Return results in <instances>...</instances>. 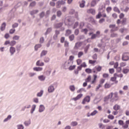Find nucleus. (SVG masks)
<instances>
[{"mask_svg":"<svg viewBox=\"0 0 129 129\" xmlns=\"http://www.w3.org/2000/svg\"><path fill=\"white\" fill-rule=\"evenodd\" d=\"M109 98H112L114 101H117V100H118V94L117 92H115L114 93H111L108 96L105 97L104 101H106V100H108Z\"/></svg>","mask_w":129,"mask_h":129,"instance_id":"1","label":"nucleus"},{"mask_svg":"<svg viewBox=\"0 0 129 129\" xmlns=\"http://www.w3.org/2000/svg\"><path fill=\"white\" fill-rule=\"evenodd\" d=\"M109 27L110 28V29H111L110 30L111 32H116V31L118 30V27H116L115 24H111L109 25Z\"/></svg>","mask_w":129,"mask_h":129,"instance_id":"2","label":"nucleus"},{"mask_svg":"<svg viewBox=\"0 0 129 129\" xmlns=\"http://www.w3.org/2000/svg\"><path fill=\"white\" fill-rule=\"evenodd\" d=\"M116 78H117V74H114V76L110 78V81L115 82V84H117V83H118V81L116 80Z\"/></svg>","mask_w":129,"mask_h":129,"instance_id":"3","label":"nucleus"},{"mask_svg":"<svg viewBox=\"0 0 129 129\" xmlns=\"http://www.w3.org/2000/svg\"><path fill=\"white\" fill-rule=\"evenodd\" d=\"M90 97L89 96H87L83 99L82 102V104H85L86 102H90Z\"/></svg>","mask_w":129,"mask_h":129,"instance_id":"4","label":"nucleus"},{"mask_svg":"<svg viewBox=\"0 0 129 129\" xmlns=\"http://www.w3.org/2000/svg\"><path fill=\"white\" fill-rule=\"evenodd\" d=\"M128 59H129L128 53H124L122 57V60H123V61H127Z\"/></svg>","mask_w":129,"mask_h":129,"instance_id":"5","label":"nucleus"},{"mask_svg":"<svg viewBox=\"0 0 129 129\" xmlns=\"http://www.w3.org/2000/svg\"><path fill=\"white\" fill-rule=\"evenodd\" d=\"M82 46V42H78L76 43L75 45L74 46V49L76 50H78V49H79L80 47Z\"/></svg>","mask_w":129,"mask_h":129,"instance_id":"6","label":"nucleus"},{"mask_svg":"<svg viewBox=\"0 0 129 129\" xmlns=\"http://www.w3.org/2000/svg\"><path fill=\"white\" fill-rule=\"evenodd\" d=\"M99 35H100V31H97L96 34H93L92 35V36L91 37V39L92 40H93L94 39H95L96 38H97V37H98V36H99Z\"/></svg>","mask_w":129,"mask_h":129,"instance_id":"7","label":"nucleus"},{"mask_svg":"<svg viewBox=\"0 0 129 129\" xmlns=\"http://www.w3.org/2000/svg\"><path fill=\"white\" fill-rule=\"evenodd\" d=\"M93 80L91 82V84H95L96 83V79H97V75H93Z\"/></svg>","mask_w":129,"mask_h":129,"instance_id":"8","label":"nucleus"},{"mask_svg":"<svg viewBox=\"0 0 129 129\" xmlns=\"http://www.w3.org/2000/svg\"><path fill=\"white\" fill-rule=\"evenodd\" d=\"M62 26H63V23H59L55 24L54 25V28H55V29H59V28H61Z\"/></svg>","mask_w":129,"mask_h":129,"instance_id":"9","label":"nucleus"},{"mask_svg":"<svg viewBox=\"0 0 129 129\" xmlns=\"http://www.w3.org/2000/svg\"><path fill=\"white\" fill-rule=\"evenodd\" d=\"M113 108L114 110L117 111V110H119V109H120V106H119V105L116 104L113 106Z\"/></svg>","mask_w":129,"mask_h":129,"instance_id":"10","label":"nucleus"},{"mask_svg":"<svg viewBox=\"0 0 129 129\" xmlns=\"http://www.w3.org/2000/svg\"><path fill=\"white\" fill-rule=\"evenodd\" d=\"M55 90V89L54 88V86H50L48 88V91L49 93H51L53 92Z\"/></svg>","mask_w":129,"mask_h":129,"instance_id":"11","label":"nucleus"},{"mask_svg":"<svg viewBox=\"0 0 129 129\" xmlns=\"http://www.w3.org/2000/svg\"><path fill=\"white\" fill-rule=\"evenodd\" d=\"M10 52L11 55H13L16 52V48L13 46H11L10 48Z\"/></svg>","mask_w":129,"mask_h":129,"instance_id":"12","label":"nucleus"},{"mask_svg":"<svg viewBox=\"0 0 129 129\" xmlns=\"http://www.w3.org/2000/svg\"><path fill=\"white\" fill-rule=\"evenodd\" d=\"M128 125H129V119L125 121V123L123 126V129L128 128Z\"/></svg>","mask_w":129,"mask_h":129,"instance_id":"13","label":"nucleus"},{"mask_svg":"<svg viewBox=\"0 0 129 129\" xmlns=\"http://www.w3.org/2000/svg\"><path fill=\"white\" fill-rule=\"evenodd\" d=\"M88 14H92V15H95V10L92 9L87 10Z\"/></svg>","mask_w":129,"mask_h":129,"instance_id":"14","label":"nucleus"},{"mask_svg":"<svg viewBox=\"0 0 129 129\" xmlns=\"http://www.w3.org/2000/svg\"><path fill=\"white\" fill-rule=\"evenodd\" d=\"M95 69L97 71V72H100V71L102 70V67L98 66L97 67H95Z\"/></svg>","mask_w":129,"mask_h":129,"instance_id":"15","label":"nucleus"},{"mask_svg":"<svg viewBox=\"0 0 129 129\" xmlns=\"http://www.w3.org/2000/svg\"><path fill=\"white\" fill-rule=\"evenodd\" d=\"M118 123L119 125H121L122 128H123V125H124V122L122 120H119L118 121Z\"/></svg>","mask_w":129,"mask_h":129,"instance_id":"16","label":"nucleus"},{"mask_svg":"<svg viewBox=\"0 0 129 129\" xmlns=\"http://www.w3.org/2000/svg\"><path fill=\"white\" fill-rule=\"evenodd\" d=\"M85 1L83 0L80 3V7L81 8H84L85 7Z\"/></svg>","mask_w":129,"mask_h":129,"instance_id":"17","label":"nucleus"},{"mask_svg":"<svg viewBox=\"0 0 129 129\" xmlns=\"http://www.w3.org/2000/svg\"><path fill=\"white\" fill-rule=\"evenodd\" d=\"M72 33V31L70 29H68L66 31L65 36H69V35H71Z\"/></svg>","mask_w":129,"mask_h":129,"instance_id":"18","label":"nucleus"},{"mask_svg":"<svg viewBox=\"0 0 129 129\" xmlns=\"http://www.w3.org/2000/svg\"><path fill=\"white\" fill-rule=\"evenodd\" d=\"M114 12L115 13H117L118 14H120V10H119V9L118 8L115 7L113 9Z\"/></svg>","mask_w":129,"mask_h":129,"instance_id":"19","label":"nucleus"},{"mask_svg":"<svg viewBox=\"0 0 129 129\" xmlns=\"http://www.w3.org/2000/svg\"><path fill=\"white\" fill-rule=\"evenodd\" d=\"M45 110V107H44V105H41L39 107V112H43Z\"/></svg>","mask_w":129,"mask_h":129,"instance_id":"20","label":"nucleus"},{"mask_svg":"<svg viewBox=\"0 0 129 129\" xmlns=\"http://www.w3.org/2000/svg\"><path fill=\"white\" fill-rule=\"evenodd\" d=\"M34 71H42L43 70V68L35 67L33 68Z\"/></svg>","mask_w":129,"mask_h":129,"instance_id":"21","label":"nucleus"},{"mask_svg":"<svg viewBox=\"0 0 129 129\" xmlns=\"http://www.w3.org/2000/svg\"><path fill=\"white\" fill-rule=\"evenodd\" d=\"M112 84H110L108 83H106L104 85V87L106 89L110 88V87H111V85H112Z\"/></svg>","mask_w":129,"mask_h":129,"instance_id":"22","label":"nucleus"},{"mask_svg":"<svg viewBox=\"0 0 129 129\" xmlns=\"http://www.w3.org/2000/svg\"><path fill=\"white\" fill-rule=\"evenodd\" d=\"M47 53H48V51H47V50H43L40 54V57H43V56H45L47 54Z\"/></svg>","mask_w":129,"mask_h":129,"instance_id":"23","label":"nucleus"},{"mask_svg":"<svg viewBox=\"0 0 129 129\" xmlns=\"http://www.w3.org/2000/svg\"><path fill=\"white\" fill-rule=\"evenodd\" d=\"M6 23H3L2 24V25H1V31L5 30V29H6Z\"/></svg>","mask_w":129,"mask_h":129,"instance_id":"24","label":"nucleus"},{"mask_svg":"<svg viewBox=\"0 0 129 129\" xmlns=\"http://www.w3.org/2000/svg\"><path fill=\"white\" fill-rule=\"evenodd\" d=\"M85 72L88 73V74H90V73H92V70L88 68L85 69Z\"/></svg>","mask_w":129,"mask_h":129,"instance_id":"25","label":"nucleus"},{"mask_svg":"<svg viewBox=\"0 0 129 129\" xmlns=\"http://www.w3.org/2000/svg\"><path fill=\"white\" fill-rule=\"evenodd\" d=\"M44 62L40 63V60H38L36 62V66H44Z\"/></svg>","mask_w":129,"mask_h":129,"instance_id":"26","label":"nucleus"},{"mask_svg":"<svg viewBox=\"0 0 129 129\" xmlns=\"http://www.w3.org/2000/svg\"><path fill=\"white\" fill-rule=\"evenodd\" d=\"M96 5V0H93L91 3V7H95Z\"/></svg>","mask_w":129,"mask_h":129,"instance_id":"27","label":"nucleus"},{"mask_svg":"<svg viewBox=\"0 0 129 129\" xmlns=\"http://www.w3.org/2000/svg\"><path fill=\"white\" fill-rule=\"evenodd\" d=\"M69 38L70 39V41L72 42V41H73V40H74L75 36H74V34H72V35H70Z\"/></svg>","mask_w":129,"mask_h":129,"instance_id":"28","label":"nucleus"},{"mask_svg":"<svg viewBox=\"0 0 129 129\" xmlns=\"http://www.w3.org/2000/svg\"><path fill=\"white\" fill-rule=\"evenodd\" d=\"M41 47H42V45H41L40 44H36L35 46V50L36 51H37L38 50V49L39 48H41Z\"/></svg>","mask_w":129,"mask_h":129,"instance_id":"29","label":"nucleus"},{"mask_svg":"<svg viewBox=\"0 0 129 129\" xmlns=\"http://www.w3.org/2000/svg\"><path fill=\"white\" fill-rule=\"evenodd\" d=\"M86 82H90L91 81V76H88L87 78L85 79Z\"/></svg>","mask_w":129,"mask_h":129,"instance_id":"30","label":"nucleus"},{"mask_svg":"<svg viewBox=\"0 0 129 129\" xmlns=\"http://www.w3.org/2000/svg\"><path fill=\"white\" fill-rule=\"evenodd\" d=\"M81 32L82 33H84L85 35H87V33L88 32V30L87 28L82 29Z\"/></svg>","mask_w":129,"mask_h":129,"instance_id":"31","label":"nucleus"},{"mask_svg":"<svg viewBox=\"0 0 129 129\" xmlns=\"http://www.w3.org/2000/svg\"><path fill=\"white\" fill-rule=\"evenodd\" d=\"M35 109H36V105H33L32 106V109L31 110V113H33L34 111H35Z\"/></svg>","mask_w":129,"mask_h":129,"instance_id":"32","label":"nucleus"},{"mask_svg":"<svg viewBox=\"0 0 129 129\" xmlns=\"http://www.w3.org/2000/svg\"><path fill=\"white\" fill-rule=\"evenodd\" d=\"M20 39V36L18 35H15L13 37V40L17 41Z\"/></svg>","mask_w":129,"mask_h":129,"instance_id":"33","label":"nucleus"},{"mask_svg":"<svg viewBox=\"0 0 129 129\" xmlns=\"http://www.w3.org/2000/svg\"><path fill=\"white\" fill-rule=\"evenodd\" d=\"M39 12V11L38 10H33V11H31L30 12V15H35L36 14H37V13Z\"/></svg>","mask_w":129,"mask_h":129,"instance_id":"34","label":"nucleus"},{"mask_svg":"<svg viewBox=\"0 0 129 129\" xmlns=\"http://www.w3.org/2000/svg\"><path fill=\"white\" fill-rule=\"evenodd\" d=\"M68 23H65L66 25H68V26H72V25H73V22H72V21H71L70 20L68 19Z\"/></svg>","mask_w":129,"mask_h":129,"instance_id":"35","label":"nucleus"},{"mask_svg":"<svg viewBox=\"0 0 129 129\" xmlns=\"http://www.w3.org/2000/svg\"><path fill=\"white\" fill-rule=\"evenodd\" d=\"M24 124L26 126H28L29 124H31V120H28V121H25L24 122Z\"/></svg>","mask_w":129,"mask_h":129,"instance_id":"36","label":"nucleus"},{"mask_svg":"<svg viewBox=\"0 0 129 129\" xmlns=\"http://www.w3.org/2000/svg\"><path fill=\"white\" fill-rule=\"evenodd\" d=\"M102 15L101 14V12H99L98 15L96 16V19H100L101 18Z\"/></svg>","mask_w":129,"mask_h":129,"instance_id":"37","label":"nucleus"},{"mask_svg":"<svg viewBox=\"0 0 129 129\" xmlns=\"http://www.w3.org/2000/svg\"><path fill=\"white\" fill-rule=\"evenodd\" d=\"M76 68V65L70 66V67L69 68V69L70 71H72V70H74V69Z\"/></svg>","mask_w":129,"mask_h":129,"instance_id":"38","label":"nucleus"},{"mask_svg":"<svg viewBox=\"0 0 129 129\" xmlns=\"http://www.w3.org/2000/svg\"><path fill=\"white\" fill-rule=\"evenodd\" d=\"M38 79L41 81H44V80H45V77H44V76H40L38 77Z\"/></svg>","mask_w":129,"mask_h":129,"instance_id":"39","label":"nucleus"},{"mask_svg":"<svg viewBox=\"0 0 129 129\" xmlns=\"http://www.w3.org/2000/svg\"><path fill=\"white\" fill-rule=\"evenodd\" d=\"M35 6H36V2L33 1L31 3H30L29 7L33 8V7H35Z\"/></svg>","mask_w":129,"mask_h":129,"instance_id":"40","label":"nucleus"},{"mask_svg":"<svg viewBox=\"0 0 129 129\" xmlns=\"http://www.w3.org/2000/svg\"><path fill=\"white\" fill-rule=\"evenodd\" d=\"M17 44V42L15 40H12L10 42V46H15Z\"/></svg>","mask_w":129,"mask_h":129,"instance_id":"41","label":"nucleus"},{"mask_svg":"<svg viewBox=\"0 0 129 129\" xmlns=\"http://www.w3.org/2000/svg\"><path fill=\"white\" fill-rule=\"evenodd\" d=\"M111 10H112V8H111V7H108L106 8V11L107 13H110V12H111Z\"/></svg>","mask_w":129,"mask_h":129,"instance_id":"42","label":"nucleus"},{"mask_svg":"<svg viewBox=\"0 0 129 129\" xmlns=\"http://www.w3.org/2000/svg\"><path fill=\"white\" fill-rule=\"evenodd\" d=\"M12 118V116L11 115H9L8 116V117L4 120V121L5 122L6 121H8V120L11 119Z\"/></svg>","mask_w":129,"mask_h":129,"instance_id":"43","label":"nucleus"},{"mask_svg":"<svg viewBox=\"0 0 129 129\" xmlns=\"http://www.w3.org/2000/svg\"><path fill=\"white\" fill-rule=\"evenodd\" d=\"M43 90L40 91V92L37 94V96H38L39 97H41L42 95H43Z\"/></svg>","mask_w":129,"mask_h":129,"instance_id":"44","label":"nucleus"},{"mask_svg":"<svg viewBox=\"0 0 129 129\" xmlns=\"http://www.w3.org/2000/svg\"><path fill=\"white\" fill-rule=\"evenodd\" d=\"M81 66L82 68H86L87 67V64H86V63L85 62H84L82 63V64H81Z\"/></svg>","mask_w":129,"mask_h":129,"instance_id":"45","label":"nucleus"},{"mask_svg":"<svg viewBox=\"0 0 129 129\" xmlns=\"http://www.w3.org/2000/svg\"><path fill=\"white\" fill-rule=\"evenodd\" d=\"M110 37L111 38H114L115 37H117V34L115 33H113L111 34Z\"/></svg>","mask_w":129,"mask_h":129,"instance_id":"46","label":"nucleus"},{"mask_svg":"<svg viewBox=\"0 0 129 129\" xmlns=\"http://www.w3.org/2000/svg\"><path fill=\"white\" fill-rule=\"evenodd\" d=\"M64 46L66 48H68L69 47V42L68 41H64Z\"/></svg>","mask_w":129,"mask_h":129,"instance_id":"47","label":"nucleus"},{"mask_svg":"<svg viewBox=\"0 0 129 129\" xmlns=\"http://www.w3.org/2000/svg\"><path fill=\"white\" fill-rule=\"evenodd\" d=\"M78 56L79 58H81L82 56H83V51H80L78 54Z\"/></svg>","mask_w":129,"mask_h":129,"instance_id":"48","label":"nucleus"},{"mask_svg":"<svg viewBox=\"0 0 129 129\" xmlns=\"http://www.w3.org/2000/svg\"><path fill=\"white\" fill-rule=\"evenodd\" d=\"M77 65H80L82 63V59H78L77 60Z\"/></svg>","mask_w":129,"mask_h":129,"instance_id":"49","label":"nucleus"},{"mask_svg":"<svg viewBox=\"0 0 129 129\" xmlns=\"http://www.w3.org/2000/svg\"><path fill=\"white\" fill-rule=\"evenodd\" d=\"M77 124H78V123H77V121H73L71 122V125H72L73 126H75L77 125Z\"/></svg>","mask_w":129,"mask_h":129,"instance_id":"50","label":"nucleus"},{"mask_svg":"<svg viewBox=\"0 0 129 129\" xmlns=\"http://www.w3.org/2000/svg\"><path fill=\"white\" fill-rule=\"evenodd\" d=\"M92 59L93 60H97V54L95 53L92 56Z\"/></svg>","mask_w":129,"mask_h":129,"instance_id":"51","label":"nucleus"},{"mask_svg":"<svg viewBox=\"0 0 129 129\" xmlns=\"http://www.w3.org/2000/svg\"><path fill=\"white\" fill-rule=\"evenodd\" d=\"M15 32H16V29H10L9 33H10V34H14L15 33Z\"/></svg>","mask_w":129,"mask_h":129,"instance_id":"52","label":"nucleus"},{"mask_svg":"<svg viewBox=\"0 0 129 129\" xmlns=\"http://www.w3.org/2000/svg\"><path fill=\"white\" fill-rule=\"evenodd\" d=\"M112 17L113 19H117V14L116 13H113L112 14Z\"/></svg>","mask_w":129,"mask_h":129,"instance_id":"53","label":"nucleus"},{"mask_svg":"<svg viewBox=\"0 0 129 129\" xmlns=\"http://www.w3.org/2000/svg\"><path fill=\"white\" fill-rule=\"evenodd\" d=\"M98 112V111H97V110H95L94 111H93L91 113V115H92V116H93V115H95V114H96V113H97Z\"/></svg>","mask_w":129,"mask_h":129,"instance_id":"54","label":"nucleus"},{"mask_svg":"<svg viewBox=\"0 0 129 129\" xmlns=\"http://www.w3.org/2000/svg\"><path fill=\"white\" fill-rule=\"evenodd\" d=\"M70 89L72 91H75V87L74 86H70Z\"/></svg>","mask_w":129,"mask_h":129,"instance_id":"55","label":"nucleus"},{"mask_svg":"<svg viewBox=\"0 0 129 129\" xmlns=\"http://www.w3.org/2000/svg\"><path fill=\"white\" fill-rule=\"evenodd\" d=\"M89 64H93L96 63V60H90H90H89Z\"/></svg>","mask_w":129,"mask_h":129,"instance_id":"56","label":"nucleus"},{"mask_svg":"<svg viewBox=\"0 0 129 129\" xmlns=\"http://www.w3.org/2000/svg\"><path fill=\"white\" fill-rule=\"evenodd\" d=\"M119 19H123L124 18V14L123 13H120V15H119Z\"/></svg>","mask_w":129,"mask_h":129,"instance_id":"57","label":"nucleus"},{"mask_svg":"<svg viewBox=\"0 0 129 129\" xmlns=\"http://www.w3.org/2000/svg\"><path fill=\"white\" fill-rule=\"evenodd\" d=\"M56 15L57 17H61L62 15V12H61V11H58L56 12Z\"/></svg>","mask_w":129,"mask_h":129,"instance_id":"58","label":"nucleus"},{"mask_svg":"<svg viewBox=\"0 0 129 129\" xmlns=\"http://www.w3.org/2000/svg\"><path fill=\"white\" fill-rule=\"evenodd\" d=\"M90 45H87L84 49V51L85 53H87V51H88V49H89Z\"/></svg>","mask_w":129,"mask_h":129,"instance_id":"59","label":"nucleus"},{"mask_svg":"<svg viewBox=\"0 0 129 129\" xmlns=\"http://www.w3.org/2000/svg\"><path fill=\"white\" fill-rule=\"evenodd\" d=\"M61 5L59 1L56 3V8L57 9H59V8H61Z\"/></svg>","mask_w":129,"mask_h":129,"instance_id":"60","label":"nucleus"},{"mask_svg":"<svg viewBox=\"0 0 129 129\" xmlns=\"http://www.w3.org/2000/svg\"><path fill=\"white\" fill-rule=\"evenodd\" d=\"M128 71V69H124L123 70V73H124V74H126V73H127Z\"/></svg>","mask_w":129,"mask_h":129,"instance_id":"61","label":"nucleus"},{"mask_svg":"<svg viewBox=\"0 0 129 129\" xmlns=\"http://www.w3.org/2000/svg\"><path fill=\"white\" fill-rule=\"evenodd\" d=\"M44 61L45 62V63H48V62L50 61V58H49V57H45L44 59Z\"/></svg>","mask_w":129,"mask_h":129,"instance_id":"62","label":"nucleus"},{"mask_svg":"<svg viewBox=\"0 0 129 129\" xmlns=\"http://www.w3.org/2000/svg\"><path fill=\"white\" fill-rule=\"evenodd\" d=\"M126 63L125 62H122L120 63V67H124V66H126Z\"/></svg>","mask_w":129,"mask_h":129,"instance_id":"63","label":"nucleus"},{"mask_svg":"<svg viewBox=\"0 0 129 129\" xmlns=\"http://www.w3.org/2000/svg\"><path fill=\"white\" fill-rule=\"evenodd\" d=\"M18 129H24V126L23 125H18Z\"/></svg>","mask_w":129,"mask_h":129,"instance_id":"64","label":"nucleus"}]
</instances>
